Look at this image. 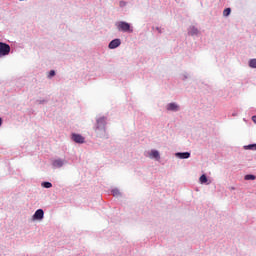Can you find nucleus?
I'll return each instance as SVG.
<instances>
[{
    "instance_id": "obj_1",
    "label": "nucleus",
    "mask_w": 256,
    "mask_h": 256,
    "mask_svg": "<svg viewBox=\"0 0 256 256\" xmlns=\"http://www.w3.org/2000/svg\"><path fill=\"white\" fill-rule=\"evenodd\" d=\"M105 125H107L105 117H101L97 120L95 132L98 137H105Z\"/></svg>"
},
{
    "instance_id": "obj_2",
    "label": "nucleus",
    "mask_w": 256,
    "mask_h": 256,
    "mask_svg": "<svg viewBox=\"0 0 256 256\" xmlns=\"http://www.w3.org/2000/svg\"><path fill=\"white\" fill-rule=\"evenodd\" d=\"M116 27L118 31H123V33H133V29H131V24L120 21L116 23Z\"/></svg>"
},
{
    "instance_id": "obj_3",
    "label": "nucleus",
    "mask_w": 256,
    "mask_h": 256,
    "mask_svg": "<svg viewBox=\"0 0 256 256\" xmlns=\"http://www.w3.org/2000/svg\"><path fill=\"white\" fill-rule=\"evenodd\" d=\"M11 53V46L7 43L0 42V57H7Z\"/></svg>"
},
{
    "instance_id": "obj_4",
    "label": "nucleus",
    "mask_w": 256,
    "mask_h": 256,
    "mask_svg": "<svg viewBox=\"0 0 256 256\" xmlns=\"http://www.w3.org/2000/svg\"><path fill=\"white\" fill-rule=\"evenodd\" d=\"M72 140L74 143H85V137L81 134H72Z\"/></svg>"
},
{
    "instance_id": "obj_5",
    "label": "nucleus",
    "mask_w": 256,
    "mask_h": 256,
    "mask_svg": "<svg viewBox=\"0 0 256 256\" xmlns=\"http://www.w3.org/2000/svg\"><path fill=\"white\" fill-rule=\"evenodd\" d=\"M119 45H121V40L114 39L109 43L108 47H109V49H117V47H119Z\"/></svg>"
},
{
    "instance_id": "obj_6",
    "label": "nucleus",
    "mask_w": 256,
    "mask_h": 256,
    "mask_svg": "<svg viewBox=\"0 0 256 256\" xmlns=\"http://www.w3.org/2000/svg\"><path fill=\"white\" fill-rule=\"evenodd\" d=\"M44 215H45V212H43V209H38V210L34 213L33 218H34V219L41 220V219H43Z\"/></svg>"
},
{
    "instance_id": "obj_7",
    "label": "nucleus",
    "mask_w": 256,
    "mask_h": 256,
    "mask_svg": "<svg viewBox=\"0 0 256 256\" xmlns=\"http://www.w3.org/2000/svg\"><path fill=\"white\" fill-rule=\"evenodd\" d=\"M176 157H178V159H189V157H191V153H189V152H178V153H176Z\"/></svg>"
},
{
    "instance_id": "obj_8",
    "label": "nucleus",
    "mask_w": 256,
    "mask_h": 256,
    "mask_svg": "<svg viewBox=\"0 0 256 256\" xmlns=\"http://www.w3.org/2000/svg\"><path fill=\"white\" fill-rule=\"evenodd\" d=\"M167 111H179V105L170 103L167 105Z\"/></svg>"
},
{
    "instance_id": "obj_9",
    "label": "nucleus",
    "mask_w": 256,
    "mask_h": 256,
    "mask_svg": "<svg viewBox=\"0 0 256 256\" xmlns=\"http://www.w3.org/2000/svg\"><path fill=\"white\" fill-rule=\"evenodd\" d=\"M64 164L65 162L61 159L54 160L52 163L53 167H63Z\"/></svg>"
},
{
    "instance_id": "obj_10",
    "label": "nucleus",
    "mask_w": 256,
    "mask_h": 256,
    "mask_svg": "<svg viewBox=\"0 0 256 256\" xmlns=\"http://www.w3.org/2000/svg\"><path fill=\"white\" fill-rule=\"evenodd\" d=\"M151 159H161V156L159 155V151L152 150L150 153Z\"/></svg>"
},
{
    "instance_id": "obj_11",
    "label": "nucleus",
    "mask_w": 256,
    "mask_h": 256,
    "mask_svg": "<svg viewBox=\"0 0 256 256\" xmlns=\"http://www.w3.org/2000/svg\"><path fill=\"white\" fill-rule=\"evenodd\" d=\"M245 181H255L256 176L253 174H248L244 177Z\"/></svg>"
},
{
    "instance_id": "obj_12",
    "label": "nucleus",
    "mask_w": 256,
    "mask_h": 256,
    "mask_svg": "<svg viewBox=\"0 0 256 256\" xmlns=\"http://www.w3.org/2000/svg\"><path fill=\"white\" fill-rule=\"evenodd\" d=\"M249 67H251L252 69H256V58L249 61Z\"/></svg>"
},
{
    "instance_id": "obj_13",
    "label": "nucleus",
    "mask_w": 256,
    "mask_h": 256,
    "mask_svg": "<svg viewBox=\"0 0 256 256\" xmlns=\"http://www.w3.org/2000/svg\"><path fill=\"white\" fill-rule=\"evenodd\" d=\"M229 15H231V8L224 9L223 16L224 17H229Z\"/></svg>"
},
{
    "instance_id": "obj_14",
    "label": "nucleus",
    "mask_w": 256,
    "mask_h": 256,
    "mask_svg": "<svg viewBox=\"0 0 256 256\" xmlns=\"http://www.w3.org/2000/svg\"><path fill=\"white\" fill-rule=\"evenodd\" d=\"M199 181L202 184L207 183V176L205 174H203L202 176H200Z\"/></svg>"
},
{
    "instance_id": "obj_15",
    "label": "nucleus",
    "mask_w": 256,
    "mask_h": 256,
    "mask_svg": "<svg viewBox=\"0 0 256 256\" xmlns=\"http://www.w3.org/2000/svg\"><path fill=\"white\" fill-rule=\"evenodd\" d=\"M42 187H45V189H51V187H53V184H51V182H44L42 183Z\"/></svg>"
},
{
    "instance_id": "obj_16",
    "label": "nucleus",
    "mask_w": 256,
    "mask_h": 256,
    "mask_svg": "<svg viewBox=\"0 0 256 256\" xmlns=\"http://www.w3.org/2000/svg\"><path fill=\"white\" fill-rule=\"evenodd\" d=\"M112 195L114 197H119V195H121V192L118 189H113L112 190Z\"/></svg>"
},
{
    "instance_id": "obj_17",
    "label": "nucleus",
    "mask_w": 256,
    "mask_h": 256,
    "mask_svg": "<svg viewBox=\"0 0 256 256\" xmlns=\"http://www.w3.org/2000/svg\"><path fill=\"white\" fill-rule=\"evenodd\" d=\"M48 77H55V70H51Z\"/></svg>"
},
{
    "instance_id": "obj_18",
    "label": "nucleus",
    "mask_w": 256,
    "mask_h": 256,
    "mask_svg": "<svg viewBox=\"0 0 256 256\" xmlns=\"http://www.w3.org/2000/svg\"><path fill=\"white\" fill-rule=\"evenodd\" d=\"M249 149H254L256 151V144L250 145Z\"/></svg>"
},
{
    "instance_id": "obj_19",
    "label": "nucleus",
    "mask_w": 256,
    "mask_h": 256,
    "mask_svg": "<svg viewBox=\"0 0 256 256\" xmlns=\"http://www.w3.org/2000/svg\"><path fill=\"white\" fill-rule=\"evenodd\" d=\"M125 2L124 1H120V7H125Z\"/></svg>"
},
{
    "instance_id": "obj_20",
    "label": "nucleus",
    "mask_w": 256,
    "mask_h": 256,
    "mask_svg": "<svg viewBox=\"0 0 256 256\" xmlns=\"http://www.w3.org/2000/svg\"><path fill=\"white\" fill-rule=\"evenodd\" d=\"M3 125V119L0 118V127Z\"/></svg>"
},
{
    "instance_id": "obj_21",
    "label": "nucleus",
    "mask_w": 256,
    "mask_h": 256,
    "mask_svg": "<svg viewBox=\"0 0 256 256\" xmlns=\"http://www.w3.org/2000/svg\"><path fill=\"white\" fill-rule=\"evenodd\" d=\"M157 31H159V33H161V31L159 30V28H157Z\"/></svg>"
}]
</instances>
